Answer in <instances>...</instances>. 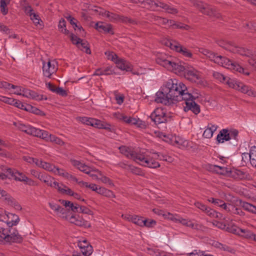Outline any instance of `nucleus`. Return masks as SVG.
Here are the masks:
<instances>
[{
  "label": "nucleus",
  "mask_w": 256,
  "mask_h": 256,
  "mask_svg": "<svg viewBox=\"0 0 256 256\" xmlns=\"http://www.w3.org/2000/svg\"><path fill=\"white\" fill-rule=\"evenodd\" d=\"M156 62L168 70L176 74L184 73L186 79L199 86H206L208 85L206 80L203 78L200 72L187 64H182L181 62L174 61L170 56L160 54L158 56Z\"/></svg>",
  "instance_id": "obj_1"
},
{
  "label": "nucleus",
  "mask_w": 256,
  "mask_h": 256,
  "mask_svg": "<svg viewBox=\"0 0 256 256\" xmlns=\"http://www.w3.org/2000/svg\"><path fill=\"white\" fill-rule=\"evenodd\" d=\"M200 52L206 56L210 60L224 68L246 76H249L250 74L247 68H243L238 64L233 62L226 57L218 55L204 48L200 49Z\"/></svg>",
  "instance_id": "obj_2"
},
{
  "label": "nucleus",
  "mask_w": 256,
  "mask_h": 256,
  "mask_svg": "<svg viewBox=\"0 0 256 256\" xmlns=\"http://www.w3.org/2000/svg\"><path fill=\"white\" fill-rule=\"evenodd\" d=\"M164 86L165 92L172 97L174 102H177L190 98L186 86L176 79L168 80Z\"/></svg>",
  "instance_id": "obj_3"
},
{
  "label": "nucleus",
  "mask_w": 256,
  "mask_h": 256,
  "mask_svg": "<svg viewBox=\"0 0 256 256\" xmlns=\"http://www.w3.org/2000/svg\"><path fill=\"white\" fill-rule=\"evenodd\" d=\"M141 166L148 167L150 168H156L160 166V164L157 160H165L170 162L172 161V157L162 154L155 152H152L146 150H144V154L141 156Z\"/></svg>",
  "instance_id": "obj_4"
},
{
  "label": "nucleus",
  "mask_w": 256,
  "mask_h": 256,
  "mask_svg": "<svg viewBox=\"0 0 256 256\" xmlns=\"http://www.w3.org/2000/svg\"><path fill=\"white\" fill-rule=\"evenodd\" d=\"M13 124L20 130L24 132L27 134L39 137L46 142H54L55 140L58 138L46 131L38 129L30 126H26L20 122H14Z\"/></svg>",
  "instance_id": "obj_5"
},
{
  "label": "nucleus",
  "mask_w": 256,
  "mask_h": 256,
  "mask_svg": "<svg viewBox=\"0 0 256 256\" xmlns=\"http://www.w3.org/2000/svg\"><path fill=\"white\" fill-rule=\"evenodd\" d=\"M36 164L38 166L41 168L46 170L52 172L55 174L62 176L68 180L78 182V180L76 177L69 174L64 170L56 167L53 164L45 162H43L40 160H36Z\"/></svg>",
  "instance_id": "obj_6"
},
{
  "label": "nucleus",
  "mask_w": 256,
  "mask_h": 256,
  "mask_svg": "<svg viewBox=\"0 0 256 256\" xmlns=\"http://www.w3.org/2000/svg\"><path fill=\"white\" fill-rule=\"evenodd\" d=\"M70 162L74 166L85 174H88L92 180H99L100 176H102V172L98 170L88 166L84 164L77 160H70Z\"/></svg>",
  "instance_id": "obj_7"
},
{
  "label": "nucleus",
  "mask_w": 256,
  "mask_h": 256,
  "mask_svg": "<svg viewBox=\"0 0 256 256\" xmlns=\"http://www.w3.org/2000/svg\"><path fill=\"white\" fill-rule=\"evenodd\" d=\"M165 218L171 220L176 223H180L183 226L194 230H201L202 225L194 220L184 218L178 214H173L171 213L164 214Z\"/></svg>",
  "instance_id": "obj_8"
},
{
  "label": "nucleus",
  "mask_w": 256,
  "mask_h": 256,
  "mask_svg": "<svg viewBox=\"0 0 256 256\" xmlns=\"http://www.w3.org/2000/svg\"><path fill=\"white\" fill-rule=\"evenodd\" d=\"M158 136L164 141L180 148H186L188 146V142L178 136L172 134L166 135L164 133L160 132H158Z\"/></svg>",
  "instance_id": "obj_9"
},
{
  "label": "nucleus",
  "mask_w": 256,
  "mask_h": 256,
  "mask_svg": "<svg viewBox=\"0 0 256 256\" xmlns=\"http://www.w3.org/2000/svg\"><path fill=\"white\" fill-rule=\"evenodd\" d=\"M120 152L127 158L132 160L136 162L141 165L140 160L141 156L144 154L145 150H141L138 152L134 150L132 148L122 146L119 147Z\"/></svg>",
  "instance_id": "obj_10"
},
{
  "label": "nucleus",
  "mask_w": 256,
  "mask_h": 256,
  "mask_svg": "<svg viewBox=\"0 0 256 256\" xmlns=\"http://www.w3.org/2000/svg\"><path fill=\"white\" fill-rule=\"evenodd\" d=\"M95 11L102 16L106 18L110 22H116L120 21L124 22H128L130 24L135 23L134 20H132L128 18L122 16H120L116 14L106 11L100 8H98L95 10Z\"/></svg>",
  "instance_id": "obj_11"
},
{
  "label": "nucleus",
  "mask_w": 256,
  "mask_h": 256,
  "mask_svg": "<svg viewBox=\"0 0 256 256\" xmlns=\"http://www.w3.org/2000/svg\"><path fill=\"white\" fill-rule=\"evenodd\" d=\"M142 3L144 6L148 9L155 10L157 8L160 7L163 8L166 12L171 14H176L178 12L176 8L160 2H156L152 0H144Z\"/></svg>",
  "instance_id": "obj_12"
},
{
  "label": "nucleus",
  "mask_w": 256,
  "mask_h": 256,
  "mask_svg": "<svg viewBox=\"0 0 256 256\" xmlns=\"http://www.w3.org/2000/svg\"><path fill=\"white\" fill-rule=\"evenodd\" d=\"M164 44L172 50L180 53L185 57L190 58L192 56V52L188 49L182 46L176 40H168L164 42Z\"/></svg>",
  "instance_id": "obj_13"
},
{
  "label": "nucleus",
  "mask_w": 256,
  "mask_h": 256,
  "mask_svg": "<svg viewBox=\"0 0 256 256\" xmlns=\"http://www.w3.org/2000/svg\"><path fill=\"white\" fill-rule=\"evenodd\" d=\"M77 118L78 120L84 124L90 125L96 128H104L112 131L110 126L109 124L98 120L88 117H78Z\"/></svg>",
  "instance_id": "obj_14"
},
{
  "label": "nucleus",
  "mask_w": 256,
  "mask_h": 256,
  "mask_svg": "<svg viewBox=\"0 0 256 256\" xmlns=\"http://www.w3.org/2000/svg\"><path fill=\"white\" fill-rule=\"evenodd\" d=\"M58 68V62L55 60L43 62L42 71L45 76L50 78Z\"/></svg>",
  "instance_id": "obj_15"
},
{
  "label": "nucleus",
  "mask_w": 256,
  "mask_h": 256,
  "mask_svg": "<svg viewBox=\"0 0 256 256\" xmlns=\"http://www.w3.org/2000/svg\"><path fill=\"white\" fill-rule=\"evenodd\" d=\"M150 117L156 124L165 122L168 118L166 111L160 108H156L151 114Z\"/></svg>",
  "instance_id": "obj_16"
},
{
  "label": "nucleus",
  "mask_w": 256,
  "mask_h": 256,
  "mask_svg": "<svg viewBox=\"0 0 256 256\" xmlns=\"http://www.w3.org/2000/svg\"><path fill=\"white\" fill-rule=\"evenodd\" d=\"M9 174L11 175V178H14L16 180L23 182L30 186L34 184V182L32 179L28 178L24 173L20 172L16 170H9Z\"/></svg>",
  "instance_id": "obj_17"
},
{
  "label": "nucleus",
  "mask_w": 256,
  "mask_h": 256,
  "mask_svg": "<svg viewBox=\"0 0 256 256\" xmlns=\"http://www.w3.org/2000/svg\"><path fill=\"white\" fill-rule=\"evenodd\" d=\"M154 101L157 103H161L165 105L176 102L172 97L170 96L168 93L165 92V86L162 91H158L156 92Z\"/></svg>",
  "instance_id": "obj_18"
},
{
  "label": "nucleus",
  "mask_w": 256,
  "mask_h": 256,
  "mask_svg": "<svg viewBox=\"0 0 256 256\" xmlns=\"http://www.w3.org/2000/svg\"><path fill=\"white\" fill-rule=\"evenodd\" d=\"M194 5L198 8L203 14L214 16H218V14L211 6L201 2L193 0Z\"/></svg>",
  "instance_id": "obj_19"
},
{
  "label": "nucleus",
  "mask_w": 256,
  "mask_h": 256,
  "mask_svg": "<svg viewBox=\"0 0 256 256\" xmlns=\"http://www.w3.org/2000/svg\"><path fill=\"white\" fill-rule=\"evenodd\" d=\"M70 38L72 42L76 44L78 48H82L84 50L86 54H90V50L88 48L86 42H83L80 38H78L76 36L72 34L70 35Z\"/></svg>",
  "instance_id": "obj_20"
},
{
  "label": "nucleus",
  "mask_w": 256,
  "mask_h": 256,
  "mask_svg": "<svg viewBox=\"0 0 256 256\" xmlns=\"http://www.w3.org/2000/svg\"><path fill=\"white\" fill-rule=\"evenodd\" d=\"M22 96L24 97L34 100H46V98L43 95L38 94L36 92L24 88Z\"/></svg>",
  "instance_id": "obj_21"
},
{
  "label": "nucleus",
  "mask_w": 256,
  "mask_h": 256,
  "mask_svg": "<svg viewBox=\"0 0 256 256\" xmlns=\"http://www.w3.org/2000/svg\"><path fill=\"white\" fill-rule=\"evenodd\" d=\"M113 116L116 120L128 124H130L136 121L134 118L129 116L123 112H115L113 114Z\"/></svg>",
  "instance_id": "obj_22"
},
{
  "label": "nucleus",
  "mask_w": 256,
  "mask_h": 256,
  "mask_svg": "<svg viewBox=\"0 0 256 256\" xmlns=\"http://www.w3.org/2000/svg\"><path fill=\"white\" fill-rule=\"evenodd\" d=\"M78 246L82 254L85 256H90L93 252L92 246L86 240L80 242Z\"/></svg>",
  "instance_id": "obj_23"
},
{
  "label": "nucleus",
  "mask_w": 256,
  "mask_h": 256,
  "mask_svg": "<svg viewBox=\"0 0 256 256\" xmlns=\"http://www.w3.org/2000/svg\"><path fill=\"white\" fill-rule=\"evenodd\" d=\"M94 28L101 32L110 34H114L112 26L110 24H104L102 22H98L95 24Z\"/></svg>",
  "instance_id": "obj_24"
},
{
  "label": "nucleus",
  "mask_w": 256,
  "mask_h": 256,
  "mask_svg": "<svg viewBox=\"0 0 256 256\" xmlns=\"http://www.w3.org/2000/svg\"><path fill=\"white\" fill-rule=\"evenodd\" d=\"M185 101L186 106L184 108L185 111L192 110L194 114H197L200 112V106L195 102L193 100H184Z\"/></svg>",
  "instance_id": "obj_25"
},
{
  "label": "nucleus",
  "mask_w": 256,
  "mask_h": 256,
  "mask_svg": "<svg viewBox=\"0 0 256 256\" xmlns=\"http://www.w3.org/2000/svg\"><path fill=\"white\" fill-rule=\"evenodd\" d=\"M238 91L247 94L248 96L253 98H256V91H255L251 86L246 85L242 82L240 84V87Z\"/></svg>",
  "instance_id": "obj_26"
},
{
  "label": "nucleus",
  "mask_w": 256,
  "mask_h": 256,
  "mask_svg": "<svg viewBox=\"0 0 256 256\" xmlns=\"http://www.w3.org/2000/svg\"><path fill=\"white\" fill-rule=\"evenodd\" d=\"M114 63L116 66L122 70H126V72L132 71V66L131 64L123 58H118Z\"/></svg>",
  "instance_id": "obj_27"
},
{
  "label": "nucleus",
  "mask_w": 256,
  "mask_h": 256,
  "mask_svg": "<svg viewBox=\"0 0 256 256\" xmlns=\"http://www.w3.org/2000/svg\"><path fill=\"white\" fill-rule=\"evenodd\" d=\"M4 218L6 221V224L9 227L16 225L20 220L17 215L12 213H8V216H4Z\"/></svg>",
  "instance_id": "obj_28"
},
{
  "label": "nucleus",
  "mask_w": 256,
  "mask_h": 256,
  "mask_svg": "<svg viewBox=\"0 0 256 256\" xmlns=\"http://www.w3.org/2000/svg\"><path fill=\"white\" fill-rule=\"evenodd\" d=\"M230 50L234 53H238L242 56H246L247 57H250L252 55V52L248 50H246L245 48L238 47V46H233Z\"/></svg>",
  "instance_id": "obj_29"
},
{
  "label": "nucleus",
  "mask_w": 256,
  "mask_h": 256,
  "mask_svg": "<svg viewBox=\"0 0 256 256\" xmlns=\"http://www.w3.org/2000/svg\"><path fill=\"white\" fill-rule=\"evenodd\" d=\"M51 187L54 188L62 194H68L70 192V188L62 184H59L56 181H54L52 184Z\"/></svg>",
  "instance_id": "obj_30"
},
{
  "label": "nucleus",
  "mask_w": 256,
  "mask_h": 256,
  "mask_svg": "<svg viewBox=\"0 0 256 256\" xmlns=\"http://www.w3.org/2000/svg\"><path fill=\"white\" fill-rule=\"evenodd\" d=\"M213 170L216 173L222 175L229 176L231 172L230 168L224 166L214 165Z\"/></svg>",
  "instance_id": "obj_31"
},
{
  "label": "nucleus",
  "mask_w": 256,
  "mask_h": 256,
  "mask_svg": "<svg viewBox=\"0 0 256 256\" xmlns=\"http://www.w3.org/2000/svg\"><path fill=\"white\" fill-rule=\"evenodd\" d=\"M60 203L68 210H71L74 212H78V204L65 200H60Z\"/></svg>",
  "instance_id": "obj_32"
},
{
  "label": "nucleus",
  "mask_w": 256,
  "mask_h": 256,
  "mask_svg": "<svg viewBox=\"0 0 256 256\" xmlns=\"http://www.w3.org/2000/svg\"><path fill=\"white\" fill-rule=\"evenodd\" d=\"M217 126L212 124H209L208 128L205 130L203 133V136L206 138H211L214 132L216 130Z\"/></svg>",
  "instance_id": "obj_33"
},
{
  "label": "nucleus",
  "mask_w": 256,
  "mask_h": 256,
  "mask_svg": "<svg viewBox=\"0 0 256 256\" xmlns=\"http://www.w3.org/2000/svg\"><path fill=\"white\" fill-rule=\"evenodd\" d=\"M216 139L219 142L221 143L230 140V137L228 134V130L223 129L221 130L218 135Z\"/></svg>",
  "instance_id": "obj_34"
},
{
  "label": "nucleus",
  "mask_w": 256,
  "mask_h": 256,
  "mask_svg": "<svg viewBox=\"0 0 256 256\" xmlns=\"http://www.w3.org/2000/svg\"><path fill=\"white\" fill-rule=\"evenodd\" d=\"M6 242H20L22 240V237L18 234V232L15 230L12 233L9 234L7 236Z\"/></svg>",
  "instance_id": "obj_35"
},
{
  "label": "nucleus",
  "mask_w": 256,
  "mask_h": 256,
  "mask_svg": "<svg viewBox=\"0 0 256 256\" xmlns=\"http://www.w3.org/2000/svg\"><path fill=\"white\" fill-rule=\"evenodd\" d=\"M96 193L108 198H113L114 195L111 190L106 189L103 187H98Z\"/></svg>",
  "instance_id": "obj_36"
},
{
  "label": "nucleus",
  "mask_w": 256,
  "mask_h": 256,
  "mask_svg": "<svg viewBox=\"0 0 256 256\" xmlns=\"http://www.w3.org/2000/svg\"><path fill=\"white\" fill-rule=\"evenodd\" d=\"M240 205L244 210L252 213L256 214V206L248 202L240 201Z\"/></svg>",
  "instance_id": "obj_37"
},
{
  "label": "nucleus",
  "mask_w": 256,
  "mask_h": 256,
  "mask_svg": "<svg viewBox=\"0 0 256 256\" xmlns=\"http://www.w3.org/2000/svg\"><path fill=\"white\" fill-rule=\"evenodd\" d=\"M38 179H39L40 181L46 183L48 186H52V184L54 182L52 180H54L53 178H52L50 176L45 174L41 173L40 176H38Z\"/></svg>",
  "instance_id": "obj_38"
},
{
  "label": "nucleus",
  "mask_w": 256,
  "mask_h": 256,
  "mask_svg": "<svg viewBox=\"0 0 256 256\" xmlns=\"http://www.w3.org/2000/svg\"><path fill=\"white\" fill-rule=\"evenodd\" d=\"M66 18L70 22V24L72 25L73 28L74 30H76L78 28L80 32L81 30L84 31L82 28L78 24V20L72 17L71 16H66Z\"/></svg>",
  "instance_id": "obj_39"
},
{
  "label": "nucleus",
  "mask_w": 256,
  "mask_h": 256,
  "mask_svg": "<svg viewBox=\"0 0 256 256\" xmlns=\"http://www.w3.org/2000/svg\"><path fill=\"white\" fill-rule=\"evenodd\" d=\"M68 220L70 222L78 226H82L84 225L85 222L82 218L76 216H71L70 217Z\"/></svg>",
  "instance_id": "obj_40"
},
{
  "label": "nucleus",
  "mask_w": 256,
  "mask_h": 256,
  "mask_svg": "<svg viewBox=\"0 0 256 256\" xmlns=\"http://www.w3.org/2000/svg\"><path fill=\"white\" fill-rule=\"evenodd\" d=\"M225 83H226L229 86V87L238 90V88L240 87V82L236 81V80L231 79L228 77L225 82Z\"/></svg>",
  "instance_id": "obj_41"
},
{
  "label": "nucleus",
  "mask_w": 256,
  "mask_h": 256,
  "mask_svg": "<svg viewBox=\"0 0 256 256\" xmlns=\"http://www.w3.org/2000/svg\"><path fill=\"white\" fill-rule=\"evenodd\" d=\"M49 206L50 208L56 214H64V210L63 208H61L59 205L56 204L52 202L48 203Z\"/></svg>",
  "instance_id": "obj_42"
},
{
  "label": "nucleus",
  "mask_w": 256,
  "mask_h": 256,
  "mask_svg": "<svg viewBox=\"0 0 256 256\" xmlns=\"http://www.w3.org/2000/svg\"><path fill=\"white\" fill-rule=\"evenodd\" d=\"M214 204L222 208L228 212L230 211L231 208H233L231 204H229L228 205H227L226 204L224 203L223 201L216 198Z\"/></svg>",
  "instance_id": "obj_43"
},
{
  "label": "nucleus",
  "mask_w": 256,
  "mask_h": 256,
  "mask_svg": "<svg viewBox=\"0 0 256 256\" xmlns=\"http://www.w3.org/2000/svg\"><path fill=\"white\" fill-rule=\"evenodd\" d=\"M80 185L82 187H86L92 190V191L96 192L98 186L94 184H89L86 182L82 181L78 182Z\"/></svg>",
  "instance_id": "obj_44"
},
{
  "label": "nucleus",
  "mask_w": 256,
  "mask_h": 256,
  "mask_svg": "<svg viewBox=\"0 0 256 256\" xmlns=\"http://www.w3.org/2000/svg\"><path fill=\"white\" fill-rule=\"evenodd\" d=\"M194 206L202 210V212H204L206 214L208 215V212H210V210H211L212 208L208 207L204 204L199 202H196L194 203Z\"/></svg>",
  "instance_id": "obj_45"
},
{
  "label": "nucleus",
  "mask_w": 256,
  "mask_h": 256,
  "mask_svg": "<svg viewBox=\"0 0 256 256\" xmlns=\"http://www.w3.org/2000/svg\"><path fill=\"white\" fill-rule=\"evenodd\" d=\"M10 0H0V12L4 14H6L8 13V9L7 6L9 4Z\"/></svg>",
  "instance_id": "obj_46"
},
{
  "label": "nucleus",
  "mask_w": 256,
  "mask_h": 256,
  "mask_svg": "<svg viewBox=\"0 0 256 256\" xmlns=\"http://www.w3.org/2000/svg\"><path fill=\"white\" fill-rule=\"evenodd\" d=\"M144 218L142 217L138 216H133L132 222L138 226H144Z\"/></svg>",
  "instance_id": "obj_47"
},
{
  "label": "nucleus",
  "mask_w": 256,
  "mask_h": 256,
  "mask_svg": "<svg viewBox=\"0 0 256 256\" xmlns=\"http://www.w3.org/2000/svg\"><path fill=\"white\" fill-rule=\"evenodd\" d=\"M12 87H14V84H10L6 82H0V88L3 89L6 92H9L10 90Z\"/></svg>",
  "instance_id": "obj_48"
},
{
  "label": "nucleus",
  "mask_w": 256,
  "mask_h": 256,
  "mask_svg": "<svg viewBox=\"0 0 256 256\" xmlns=\"http://www.w3.org/2000/svg\"><path fill=\"white\" fill-rule=\"evenodd\" d=\"M226 230L232 233L240 236L243 231L242 229L236 226H232L230 228H226Z\"/></svg>",
  "instance_id": "obj_49"
},
{
  "label": "nucleus",
  "mask_w": 256,
  "mask_h": 256,
  "mask_svg": "<svg viewBox=\"0 0 256 256\" xmlns=\"http://www.w3.org/2000/svg\"><path fill=\"white\" fill-rule=\"evenodd\" d=\"M58 28L59 30L62 33L65 34H68V30H67L66 28V22L64 19H61L59 22L58 24Z\"/></svg>",
  "instance_id": "obj_50"
},
{
  "label": "nucleus",
  "mask_w": 256,
  "mask_h": 256,
  "mask_svg": "<svg viewBox=\"0 0 256 256\" xmlns=\"http://www.w3.org/2000/svg\"><path fill=\"white\" fill-rule=\"evenodd\" d=\"M27 112L38 115H43L44 114L42 111L30 104L28 106V108H27Z\"/></svg>",
  "instance_id": "obj_51"
},
{
  "label": "nucleus",
  "mask_w": 256,
  "mask_h": 256,
  "mask_svg": "<svg viewBox=\"0 0 256 256\" xmlns=\"http://www.w3.org/2000/svg\"><path fill=\"white\" fill-rule=\"evenodd\" d=\"M30 20L36 24H40V22H42L40 20V16L36 14L34 12L33 13H31L30 14Z\"/></svg>",
  "instance_id": "obj_52"
},
{
  "label": "nucleus",
  "mask_w": 256,
  "mask_h": 256,
  "mask_svg": "<svg viewBox=\"0 0 256 256\" xmlns=\"http://www.w3.org/2000/svg\"><path fill=\"white\" fill-rule=\"evenodd\" d=\"M105 54L108 60L113 61L114 62L118 59V57L114 52L110 51H106L105 52Z\"/></svg>",
  "instance_id": "obj_53"
},
{
  "label": "nucleus",
  "mask_w": 256,
  "mask_h": 256,
  "mask_svg": "<svg viewBox=\"0 0 256 256\" xmlns=\"http://www.w3.org/2000/svg\"><path fill=\"white\" fill-rule=\"evenodd\" d=\"M213 76L216 79L222 82H225L228 78L224 76L223 74L218 72H214Z\"/></svg>",
  "instance_id": "obj_54"
},
{
  "label": "nucleus",
  "mask_w": 256,
  "mask_h": 256,
  "mask_svg": "<svg viewBox=\"0 0 256 256\" xmlns=\"http://www.w3.org/2000/svg\"><path fill=\"white\" fill-rule=\"evenodd\" d=\"M8 235V230L3 228H0V240H4L6 242L7 236Z\"/></svg>",
  "instance_id": "obj_55"
},
{
  "label": "nucleus",
  "mask_w": 256,
  "mask_h": 256,
  "mask_svg": "<svg viewBox=\"0 0 256 256\" xmlns=\"http://www.w3.org/2000/svg\"><path fill=\"white\" fill-rule=\"evenodd\" d=\"M242 230L243 232H242V234H240V236L250 240L252 239V236H254V233L244 229H242Z\"/></svg>",
  "instance_id": "obj_56"
},
{
  "label": "nucleus",
  "mask_w": 256,
  "mask_h": 256,
  "mask_svg": "<svg viewBox=\"0 0 256 256\" xmlns=\"http://www.w3.org/2000/svg\"><path fill=\"white\" fill-rule=\"evenodd\" d=\"M14 98L5 96H0V102L12 106Z\"/></svg>",
  "instance_id": "obj_57"
},
{
  "label": "nucleus",
  "mask_w": 256,
  "mask_h": 256,
  "mask_svg": "<svg viewBox=\"0 0 256 256\" xmlns=\"http://www.w3.org/2000/svg\"><path fill=\"white\" fill-rule=\"evenodd\" d=\"M24 88L21 86L14 85V87H12V89L14 90V91L12 92L13 94L18 96H22Z\"/></svg>",
  "instance_id": "obj_58"
},
{
  "label": "nucleus",
  "mask_w": 256,
  "mask_h": 256,
  "mask_svg": "<svg viewBox=\"0 0 256 256\" xmlns=\"http://www.w3.org/2000/svg\"><path fill=\"white\" fill-rule=\"evenodd\" d=\"M155 256H174V255L170 252L156 250L154 251Z\"/></svg>",
  "instance_id": "obj_59"
},
{
  "label": "nucleus",
  "mask_w": 256,
  "mask_h": 256,
  "mask_svg": "<svg viewBox=\"0 0 256 256\" xmlns=\"http://www.w3.org/2000/svg\"><path fill=\"white\" fill-rule=\"evenodd\" d=\"M144 226L147 228H152L156 224V222L153 220L144 219Z\"/></svg>",
  "instance_id": "obj_60"
},
{
  "label": "nucleus",
  "mask_w": 256,
  "mask_h": 256,
  "mask_svg": "<svg viewBox=\"0 0 256 256\" xmlns=\"http://www.w3.org/2000/svg\"><path fill=\"white\" fill-rule=\"evenodd\" d=\"M188 94H189L190 97L188 99H184V100H195L196 98H198L200 95V93L198 92V90H194L192 91V92H189L188 90Z\"/></svg>",
  "instance_id": "obj_61"
},
{
  "label": "nucleus",
  "mask_w": 256,
  "mask_h": 256,
  "mask_svg": "<svg viewBox=\"0 0 256 256\" xmlns=\"http://www.w3.org/2000/svg\"><path fill=\"white\" fill-rule=\"evenodd\" d=\"M135 122H134V123H132V124H130V125H136L138 127L140 128H146V123L139 120V119H136V118H135Z\"/></svg>",
  "instance_id": "obj_62"
},
{
  "label": "nucleus",
  "mask_w": 256,
  "mask_h": 256,
  "mask_svg": "<svg viewBox=\"0 0 256 256\" xmlns=\"http://www.w3.org/2000/svg\"><path fill=\"white\" fill-rule=\"evenodd\" d=\"M250 59L248 60V64L254 67V68H256V57L254 56V54H252V55L251 56L249 57Z\"/></svg>",
  "instance_id": "obj_63"
},
{
  "label": "nucleus",
  "mask_w": 256,
  "mask_h": 256,
  "mask_svg": "<svg viewBox=\"0 0 256 256\" xmlns=\"http://www.w3.org/2000/svg\"><path fill=\"white\" fill-rule=\"evenodd\" d=\"M204 252L200 250H194L188 254V256H203Z\"/></svg>",
  "instance_id": "obj_64"
}]
</instances>
